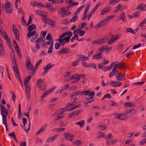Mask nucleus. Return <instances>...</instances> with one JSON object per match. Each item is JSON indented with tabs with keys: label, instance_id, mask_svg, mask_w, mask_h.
I'll return each instance as SVG.
<instances>
[{
	"label": "nucleus",
	"instance_id": "4468645a",
	"mask_svg": "<svg viewBox=\"0 0 146 146\" xmlns=\"http://www.w3.org/2000/svg\"><path fill=\"white\" fill-rule=\"evenodd\" d=\"M36 31H29L27 35V38H30L31 36H33L34 35H35L36 34Z\"/></svg>",
	"mask_w": 146,
	"mask_h": 146
},
{
	"label": "nucleus",
	"instance_id": "9b49d317",
	"mask_svg": "<svg viewBox=\"0 0 146 146\" xmlns=\"http://www.w3.org/2000/svg\"><path fill=\"white\" fill-rule=\"evenodd\" d=\"M47 124H46L43 125L40 129L36 133V135H38L41 133L42 132L44 131L46 128L47 125Z\"/></svg>",
	"mask_w": 146,
	"mask_h": 146
},
{
	"label": "nucleus",
	"instance_id": "4d7b16f0",
	"mask_svg": "<svg viewBox=\"0 0 146 146\" xmlns=\"http://www.w3.org/2000/svg\"><path fill=\"white\" fill-rule=\"evenodd\" d=\"M43 38L40 37L39 38L37 39L36 41L35 42L36 43H38V42H41L43 41V40H44L45 39L44 38V40L43 39Z\"/></svg>",
	"mask_w": 146,
	"mask_h": 146
},
{
	"label": "nucleus",
	"instance_id": "6e6d98bb",
	"mask_svg": "<svg viewBox=\"0 0 146 146\" xmlns=\"http://www.w3.org/2000/svg\"><path fill=\"white\" fill-rule=\"evenodd\" d=\"M139 13V11H138L133 13L132 15H133V17H139L140 16Z\"/></svg>",
	"mask_w": 146,
	"mask_h": 146
},
{
	"label": "nucleus",
	"instance_id": "39448f33",
	"mask_svg": "<svg viewBox=\"0 0 146 146\" xmlns=\"http://www.w3.org/2000/svg\"><path fill=\"white\" fill-rule=\"evenodd\" d=\"M28 67H27V70L30 74L33 75L35 73L36 71L35 70V68H34L33 65L32 64L28 65Z\"/></svg>",
	"mask_w": 146,
	"mask_h": 146
},
{
	"label": "nucleus",
	"instance_id": "c9c22d12",
	"mask_svg": "<svg viewBox=\"0 0 146 146\" xmlns=\"http://www.w3.org/2000/svg\"><path fill=\"white\" fill-rule=\"evenodd\" d=\"M73 143L77 146H80L81 145V142L80 140H78L76 141H74L73 142Z\"/></svg>",
	"mask_w": 146,
	"mask_h": 146
},
{
	"label": "nucleus",
	"instance_id": "338daca9",
	"mask_svg": "<svg viewBox=\"0 0 146 146\" xmlns=\"http://www.w3.org/2000/svg\"><path fill=\"white\" fill-rule=\"evenodd\" d=\"M102 26V25L101 24V23L100 22L98 23L96 25L94 26V27L95 29H97L99 28H100V27H101Z\"/></svg>",
	"mask_w": 146,
	"mask_h": 146
},
{
	"label": "nucleus",
	"instance_id": "69168bd1",
	"mask_svg": "<svg viewBox=\"0 0 146 146\" xmlns=\"http://www.w3.org/2000/svg\"><path fill=\"white\" fill-rule=\"evenodd\" d=\"M111 106L112 107L117 106V103L113 101H111Z\"/></svg>",
	"mask_w": 146,
	"mask_h": 146
},
{
	"label": "nucleus",
	"instance_id": "5fc2aeb1",
	"mask_svg": "<svg viewBox=\"0 0 146 146\" xmlns=\"http://www.w3.org/2000/svg\"><path fill=\"white\" fill-rule=\"evenodd\" d=\"M8 135L9 136L12 137L13 139L16 137L15 133L14 132H13L11 133H9Z\"/></svg>",
	"mask_w": 146,
	"mask_h": 146
},
{
	"label": "nucleus",
	"instance_id": "9d476101",
	"mask_svg": "<svg viewBox=\"0 0 146 146\" xmlns=\"http://www.w3.org/2000/svg\"><path fill=\"white\" fill-rule=\"evenodd\" d=\"M103 57V55L102 54L99 52L98 54H96L93 56L92 59H95L98 60H100L102 59Z\"/></svg>",
	"mask_w": 146,
	"mask_h": 146
},
{
	"label": "nucleus",
	"instance_id": "bb28decb",
	"mask_svg": "<svg viewBox=\"0 0 146 146\" xmlns=\"http://www.w3.org/2000/svg\"><path fill=\"white\" fill-rule=\"evenodd\" d=\"M113 64V63H112L110 66H108L106 67L105 69H102V70L104 72H106L110 70Z\"/></svg>",
	"mask_w": 146,
	"mask_h": 146
},
{
	"label": "nucleus",
	"instance_id": "c85d7f7f",
	"mask_svg": "<svg viewBox=\"0 0 146 146\" xmlns=\"http://www.w3.org/2000/svg\"><path fill=\"white\" fill-rule=\"evenodd\" d=\"M76 124L78 125H80V127L82 128L85 124V122L84 120H82L77 122Z\"/></svg>",
	"mask_w": 146,
	"mask_h": 146
},
{
	"label": "nucleus",
	"instance_id": "f704fd0d",
	"mask_svg": "<svg viewBox=\"0 0 146 146\" xmlns=\"http://www.w3.org/2000/svg\"><path fill=\"white\" fill-rule=\"evenodd\" d=\"M116 141L115 140H113V139H111L107 141L106 142V143L107 144H108L110 145L114 144L116 143Z\"/></svg>",
	"mask_w": 146,
	"mask_h": 146
},
{
	"label": "nucleus",
	"instance_id": "bf43d9fd",
	"mask_svg": "<svg viewBox=\"0 0 146 146\" xmlns=\"http://www.w3.org/2000/svg\"><path fill=\"white\" fill-rule=\"evenodd\" d=\"M69 23L68 21L66 19H64L62 21V23L64 25H68Z\"/></svg>",
	"mask_w": 146,
	"mask_h": 146
},
{
	"label": "nucleus",
	"instance_id": "774afa93",
	"mask_svg": "<svg viewBox=\"0 0 146 146\" xmlns=\"http://www.w3.org/2000/svg\"><path fill=\"white\" fill-rule=\"evenodd\" d=\"M98 127H99L100 129L102 130H104L106 128V127L104 125H99Z\"/></svg>",
	"mask_w": 146,
	"mask_h": 146
},
{
	"label": "nucleus",
	"instance_id": "6e6552de",
	"mask_svg": "<svg viewBox=\"0 0 146 146\" xmlns=\"http://www.w3.org/2000/svg\"><path fill=\"white\" fill-rule=\"evenodd\" d=\"M77 56L79 58V60L85 61L89 59L88 57H86L84 55H82L81 54H78Z\"/></svg>",
	"mask_w": 146,
	"mask_h": 146
},
{
	"label": "nucleus",
	"instance_id": "49530a36",
	"mask_svg": "<svg viewBox=\"0 0 146 146\" xmlns=\"http://www.w3.org/2000/svg\"><path fill=\"white\" fill-rule=\"evenodd\" d=\"M92 43L94 44H102V43L100 42V39H98V40H96L94 41H93L92 42Z\"/></svg>",
	"mask_w": 146,
	"mask_h": 146
},
{
	"label": "nucleus",
	"instance_id": "c03bdc74",
	"mask_svg": "<svg viewBox=\"0 0 146 146\" xmlns=\"http://www.w3.org/2000/svg\"><path fill=\"white\" fill-rule=\"evenodd\" d=\"M61 46V44L60 43L56 42L55 45V48L56 50L58 49Z\"/></svg>",
	"mask_w": 146,
	"mask_h": 146
},
{
	"label": "nucleus",
	"instance_id": "dca6fc26",
	"mask_svg": "<svg viewBox=\"0 0 146 146\" xmlns=\"http://www.w3.org/2000/svg\"><path fill=\"white\" fill-rule=\"evenodd\" d=\"M124 105L125 107L128 106L129 107H131L135 106V104L134 102H126L124 104Z\"/></svg>",
	"mask_w": 146,
	"mask_h": 146
},
{
	"label": "nucleus",
	"instance_id": "72a5a7b5",
	"mask_svg": "<svg viewBox=\"0 0 146 146\" xmlns=\"http://www.w3.org/2000/svg\"><path fill=\"white\" fill-rule=\"evenodd\" d=\"M57 135H55L48 139V141L52 142L57 137Z\"/></svg>",
	"mask_w": 146,
	"mask_h": 146
},
{
	"label": "nucleus",
	"instance_id": "a18cd8bd",
	"mask_svg": "<svg viewBox=\"0 0 146 146\" xmlns=\"http://www.w3.org/2000/svg\"><path fill=\"white\" fill-rule=\"evenodd\" d=\"M76 39L77 40L78 39V35L77 34H75L74 36L71 39V42H73L74 40Z\"/></svg>",
	"mask_w": 146,
	"mask_h": 146
},
{
	"label": "nucleus",
	"instance_id": "0e129e2a",
	"mask_svg": "<svg viewBox=\"0 0 146 146\" xmlns=\"http://www.w3.org/2000/svg\"><path fill=\"white\" fill-rule=\"evenodd\" d=\"M46 39L48 40L51 41L52 39V36H50L49 34H48L46 36Z\"/></svg>",
	"mask_w": 146,
	"mask_h": 146
},
{
	"label": "nucleus",
	"instance_id": "de8ad7c7",
	"mask_svg": "<svg viewBox=\"0 0 146 146\" xmlns=\"http://www.w3.org/2000/svg\"><path fill=\"white\" fill-rule=\"evenodd\" d=\"M124 116V114L122 113H121L116 118L119 119L121 120H124V119L123 118V117Z\"/></svg>",
	"mask_w": 146,
	"mask_h": 146
},
{
	"label": "nucleus",
	"instance_id": "aec40b11",
	"mask_svg": "<svg viewBox=\"0 0 146 146\" xmlns=\"http://www.w3.org/2000/svg\"><path fill=\"white\" fill-rule=\"evenodd\" d=\"M36 28V26L35 24H33L31 25H29L28 28V31H32L35 30Z\"/></svg>",
	"mask_w": 146,
	"mask_h": 146
},
{
	"label": "nucleus",
	"instance_id": "680f3d73",
	"mask_svg": "<svg viewBox=\"0 0 146 146\" xmlns=\"http://www.w3.org/2000/svg\"><path fill=\"white\" fill-rule=\"evenodd\" d=\"M42 81H43V80L41 79H38L37 80L36 84V87L37 88H39V87L40 86V83H41Z\"/></svg>",
	"mask_w": 146,
	"mask_h": 146
},
{
	"label": "nucleus",
	"instance_id": "09e8293b",
	"mask_svg": "<svg viewBox=\"0 0 146 146\" xmlns=\"http://www.w3.org/2000/svg\"><path fill=\"white\" fill-rule=\"evenodd\" d=\"M69 87V85L68 84H67L65 85L64 86H63L62 89L60 90V91H62L63 90H66L67 88H68Z\"/></svg>",
	"mask_w": 146,
	"mask_h": 146
},
{
	"label": "nucleus",
	"instance_id": "ea45409f",
	"mask_svg": "<svg viewBox=\"0 0 146 146\" xmlns=\"http://www.w3.org/2000/svg\"><path fill=\"white\" fill-rule=\"evenodd\" d=\"M5 55V52L4 49L1 48L0 50V57H3Z\"/></svg>",
	"mask_w": 146,
	"mask_h": 146
},
{
	"label": "nucleus",
	"instance_id": "6ab92c4d",
	"mask_svg": "<svg viewBox=\"0 0 146 146\" xmlns=\"http://www.w3.org/2000/svg\"><path fill=\"white\" fill-rule=\"evenodd\" d=\"M50 63L48 64L46 66L43 68V69L47 71L49 70L50 68L52 67L54 65V64H53L52 65H50Z\"/></svg>",
	"mask_w": 146,
	"mask_h": 146
},
{
	"label": "nucleus",
	"instance_id": "412c9836",
	"mask_svg": "<svg viewBox=\"0 0 146 146\" xmlns=\"http://www.w3.org/2000/svg\"><path fill=\"white\" fill-rule=\"evenodd\" d=\"M31 78V75L29 76L27 78L24 79V85L28 84V82L30 81Z\"/></svg>",
	"mask_w": 146,
	"mask_h": 146
},
{
	"label": "nucleus",
	"instance_id": "603ef678",
	"mask_svg": "<svg viewBox=\"0 0 146 146\" xmlns=\"http://www.w3.org/2000/svg\"><path fill=\"white\" fill-rule=\"evenodd\" d=\"M79 60L78 59L75 60L72 64L73 66H75L76 65H78L79 63Z\"/></svg>",
	"mask_w": 146,
	"mask_h": 146
},
{
	"label": "nucleus",
	"instance_id": "f3484780",
	"mask_svg": "<svg viewBox=\"0 0 146 146\" xmlns=\"http://www.w3.org/2000/svg\"><path fill=\"white\" fill-rule=\"evenodd\" d=\"M109 35L111 37L110 40L108 41V44L109 45H111L113 42H111V40H113V38H115V36L114 35L111 33L109 34Z\"/></svg>",
	"mask_w": 146,
	"mask_h": 146
},
{
	"label": "nucleus",
	"instance_id": "13d9d810",
	"mask_svg": "<svg viewBox=\"0 0 146 146\" xmlns=\"http://www.w3.org/2000/svg\"><path fill=\"white\" fill-rule=\"evenodd\" d=\"M116 78L119 81H122L123 80V78L121 75L120 76L119 75H116Z\"/></svg>",
	"mask_w": 146,
	"mask_h": 146
},
{
	"label": "nucleus",
	"instance_id": "e433bc0d",
	"mask_svg": "<svg viewBox=\"0 0 146 146\" xmlns=\"http://www.w3.org/2000/svg\"><path fill=\"white\" fill-rule=\"evenodd\" d=\"M90 92H76V94L77 95H79L80 96L83 95H85L86 96H87L88 93Z\"/></svg>",
	"mask_w": 146,
	"mask_h": 146
},
{
	"label": "nucleus",
	"instance_id": "3c124183",
	"mask_svg": "<svg viewBox=\"0 0 146 146\" xmlns=\"http://www.w3.org/2000/svg\"><path fill=\"white\" fill-rule=\"evenodd\" d=\"M25 86L26 91H30V86H29L28 84L24 85Z\"/></svg>",
	"mask_w": 146,
	"mask_h": 146
},
{
	"label": "nucleus",
	"instance_id": "20e7f679",
	"mask_svg": "<svg viewBox=\"0 0 146 146\" xmlns=\"http://www.w3.org/2000/svg\"><path fill=\"white\" fill-rule=\"evenodd\" d=\"M58 53L60 54H70L72 52V51L69 48H62L58 52Z\"/></svg>",
	"mask_w": 146,
	"mask_h": 146
},
{
	"label": "nucleus",
	"instance_id": "a19ab883",
	"mask_svg": "<svg viewBox=\"0 0 146 146\" xmlns=\"http://www.w3.org/2000/svg\"><path fill=\"white\" fill-rule=\"evenodd\" d=\"M126 31L127 32H129L133 34L135 33L134 30L131 28H127Z\"/></svg>",
	"mask_w": 146,
	"mask_h": 146
},
{
	"label": "nucleus",
	"instance_id": "423d86ee",
	"mask_svg": "<svg viewBox=\"0 0 146 146\" xmlns=\"http://www.w3.org/2000/svg\"><path fill=\"white\" fill-rule=\"evenodd\" d=\"M0 108L1 110V113H4L6 115H8V111L7 110L5 106L0 104Z\"/></svg>",
	"mask_w": 146,
	"mask_h": 146
},
{
	"label": "nucleus",
	"instance_id": "a211bd4d",
	"mask_svg": "<svg viewBox=\"0 0 146 146\" xmlns=\"http://www.w3.org/2000/svg\"><path fill=\"white\" fill-rule=\"evenodd\" d=\"M108 47V45H104L102 46L101 48L99 49V50L100 51V53L102 54V52L105 50H106L107 49V48Z\"/></svg>",
	"mask_w": 146,
	"mask_h": 146
},
{
	"label": "nucleus",
	"instance_id": "58836bf2",
	"mask_svg": "<svg viewBox=\"0 0 146 146\" xmlns=\"http://www.w3.org/2000/svg\"><path fill=\"white\" fill-rule=\"evenodd\" d=\"M90 3H89L88 4L87 6L86 7L85 10L84 11V13L83 14H87V13H88V11L89 10V7H90Z\"/></svg>",
	"mask_w": 146,
	"mask_h": 146
},
{
	"label": "nucleus",
	"instance_id": "052dcab7",
	"mask_svg": "<svg viewBox=\"0 0 146 146\" xmlns=\"http://www.w3.org/2000/svg\"><path fill=\"white\" fill-rule=\"evenodd\" d=\"M88 67H92L93 68H94L96 69V66L95 64H88Z\"/></svg>",
	"mask_w": 146,
	"mask_h": 146
},
{
	"label": "nucleus",
	"instance_id": "79ce46f5",
	"mask_svg": "<svg viewBox=\"0 0 146 146\" xmlns=\"http://www.w3.org/2000/svg\"><path fill=\"white\" fill-rule=\"evenodd\" d=\"M61 10L62 11L61 13L62 16L64 17L65 16V14L67 12V11L65 10V9L64 7H62Z\"/></svg>",
	"mask_w": 146,
	"mask_h": 146
},
{
	"label": "nucleus",
	"instance_id": "5701e85b",
	"mask_svg": "<svg viewBox=\"0 0 146 146\" xmlns=\"http://www.w3.org/2000/svg\"><path fill=\"white\" fill-rule=\"evenodd\" d=\"M80 76H84L83 74H77V76L74 77V79L76 80V81L72 82V83H74L78 82L80 79Z\"/></svg>",
	"mask_w": 146,
	"mask_h": 146
},
{
	"label": "nucleus",
	"instance_id": "393cba45",
	"mask_svg": "<svg viewBox=\"0 0 146 146\" xmlns=\"http://www.w3.org/2000/svg\"><path fill=\"white\" fill-rule=\"evenodd\" d=\"M4 113H1V114L2 116V119L3 121V123H7V117L5 114H4Z\"/></svg>",
	"mask_w": 146,
	"mask_h": 146
},
{
	"label": "nucleus",
	"instance_id": "0eeeda50",
	"mask_svg": "<svg viewBox=\"0 0 146 146\" xmlns=\"http://www.w3.org/2000/svg\"><path fill=\"white\" fill-rule=\"evenodd\" d=\"M135 112L136 111L135 110L131 108L126 111L125 114L126 115H130L135 114Z\"/></svg>",
	"mask_w": 146,
	"mask_h": 146
},
{
	"label": "nucleus",
	"instance_id": "b1692460",
	"mask_svg": "<svg viewBox=\"0 0 146 146\" xmlns=\"http://www.w3.org/2000/svg\"><path fill=\"white\" fill-rule=\"evenodd\" d=\"M4 113H1V114L2 116V119L3 121V123H7V117L5 114H4Z\"/></svg>",
	"mask_w": 146,
	"mask_h": 146
},
{
	"label": "nucleus",
	"instance_id": "c756f323",
	"mask_svg": "<svg viewBox=\"0 0 146 146\" xmlns=\"http://www.w3.org/2000/svg\"><path fill=\"white\" fill-rule=\"evenodd\" d=\"M84 6L85 5H83L79 7L78 9L76 11L75 13H74V15H75L76 14H78L80 12L81 10L83 8Z\"/></svg>",
	"mask_w": 146,
	"mask_h": 146
},
{
	"label": "nucleus",
	"instance_id": "473e14b6",
	"mask_svg": "<svg viewBox=\"0 0 146 146\" xmlns=\"http://www.w3.org/2000/svg\"><path fill=\"white\" fill-rule=\"evenodd\" d=\"M78 16L77 15H75L71 18L70 21V22H74L78 19Z\"/></svg>",
	"mask_w": 146,
	"mask_h": 146
},
{
	"label": "nucleus",
	"instance_id": "7ed1b4c3",
	"mask_svg": "<svg viewBox=\"0 0 146 146\" xmlns=\"http://www.w3.org/2000/svg\"><path fill=\"white\" fill-rule=\"evenodd\" d=\"M87 94H88L87 95L90 96L91 97L89 98H86L85 100V103L86 104L90 103L94 100V99L93 98L95 96L94 92H90L88 93Z\"/></svg>",
	"mask_w": 146,
	"mask_h": 146
},
{
	"label": "nucleus",
	"instance_id": "f8f14e48",
	"mask_svg": "<svg viewBox=\"0 0 146 146\" xmlns=\"http://www.w3.org/2000/svg\"><path fill=\"white\" fill-rule=\"evenodd\" d=\"M73 35L71 31H67L66 32L62 33L59 37L60 38H62L65 36L70 35L72 36Z\"/></svg>",
	"mask_w": 146,
	"mask_h": 146
},
{
	"label": "nucleus",
	"instance_id": "8fccbe9b",
	"mask_svg": "<svg viewBox=\"0 0 146 146\" xmlns=\"http://www.w3.org/2000/svg\"><path fill=\"white\" fill-rule=\"evenodd\" d=\"M63 0H54V4H60L63 3Z\"/></svg>",
	"mask_w": 146,
	"mask_h": 146
},
{
	"label": "nucleus",
	"instance_id": "864d4df0",
	"mask_svg": "<svg viewBox=\"0 0 146 146\" xmlns=\"http://www.w3.org/2000/svg\"><path fill=\"white\" fill-rule=\"evenodd\" d=\"M77 115L76 111L72 113H70L69 114V116H68L69 118H71L74 117Z\"/></svg>",
	"mask_w": 146,
	"mask_h": 146
},
{
	"label": "nucleus",
	"instance_id": "7c9ffc66",
	"mask_svg": "<svg viewBox=\"0 0 146 146\" xmlns=\"http://www.w3.org/2000/svg\"><path fill=\"white\" fill-rule=\"evenodd\" d=\"M43 16L45 17L43 19V21L45 23H47V22L50 21L51 20V19L47 17L45 15H43Z\"/></svg>",
	"mask_w": 146,
	"mask_h": 146
},
{
	"label": "nucleus",
	"instance_id": "4be33fe9",
	"mask_svg": "<svg viewBox=\"0 0 146 146\" xmlns=\"http://www.w3.org/2000/svg\"><path fill=\"white\" fill-rule=\"evenodd\" d=\"M72 36H71L70 35L69 36H66L62 38V39L63 40H64V41L66 43H68L69 41L70 37Z\"/></svg>",
	"mask_w": 146,
	"mask_h": 146
},
{
	"label": "nucleus",
	"instance_id": "f03ea898",
	"mask_svg": "<svg viewBox=\"0 0 146 146\" xmlns=\"http://www.w3.org/2000/svg\"><path fill=\"white\" fill-rule=\"evenodd\" d=\"M11 3L9 2L4 5H2V7L3 9L5 10V12L7 13H11L12 12L13 8L10 6Z\"/></svg>",
	"mask_w": 146,
	"mask_h": 146
},
{
	"label": "nucleus",
	"instance_id": "2eb2a0df",
	"mask_svg": "<svg viewBox=\"0 0 146 146\" xmlns=\"http://www.w3.org/2000/svg\"><path fill=\"white\" fill-rule=\"evenodd\" d=\"M100 3H98L94 7V8L92 10V11L90 12V13H89V14L92 15L95 12V11L96 10L98 7L100 6Z\"/></svg>",
	"mask_w": 146,
	"mask_h": 146
},
{
	"label": "nucleus",
	"instance_id": "37998d69",
	"mask_svg": "<svg viewBox=\"0 0 146 146\" xmlns=\"http://www.w3.org/2000/svg\"><path fill=\"white\" fill-rule=\"evenodd\" d=\"M143 4H140L136 8L137 9H139L140 10L143 11Z\"/></svg>",
	"mask_w": 146,
	"mask_h": 146
},
{
	"label": "nucleus",
	"instance_id": "ddd939ff",
	"mask_svg": "<svg viewBox=\"0 0 146 146\" xmlns=\"http://www.w3.org/2000/svg\"><path fill=\"white\" fill-rule=\"evenodd\" d=\"M74 135L71 133H68L66 135L65 138L66 139H68L70 141H72L73 139L71 138L72 137H74Z\"/></svg>",
	"mask_w": 146,
	"mask_h": 146
},
{
	"label": "nucleus",
	"instance_id": "f257e3e1",
	"mask_svg": "<svg viewBox=\"0 0 146 146\" xmlns=\"http://www.w3.org/2000/svg\"><path fill=\"white\" fill-rule=\"evenodd\" d=\"M12 60L13 63L15 64V65L13 67V69L14 72V73L16 77L19 80L21 83L22 82V81L19 72V69L18 68H17L18 66L16 63L15 58H14L13 59H12Z\"/></svg>",
	"mask_w": 146,
	"mask_h": 146
},
{
	"label": "nucleus",
	"instance_id": "4c0bfd02",
	"mask_svg": "<svg viewBox=\"0 0 146 146\" xmlns=\"http://www.w3.org/2000/svg\"><path fill=\"white\" fill-rule=\"evenodd\" d=\"M56 40L59 42L60 43L61 46L62 45L64 46L65 45V43H66L62 39V38H58Z\"/></svg>",
	"mask_w": 146,
	"mask_h": 146
},
{
	"label": "nucleus",
	"instance_id": "e2e57ef3",
	"mask_svg": "<svg viewBox=\"0 0 146 146\" xmlns=\"http://www.w3.org/2000/svg\"><path fill=\"white\" fill-rule=\"evenodd\" d=\"M21 22L23 25H25V24L26 23L27 21L24 19V15H23L22 17Z\"/></svg>",
	"mask_w": 146,
	"mask_h": 146
},
{
	"label": "nucleus",
	"instance_id": "1a4fd4ad",
	"mask_svg": "<svg viewBox=\"0 0 146 146\" xmlns=\"http://www.w3.org/2000/svg\"><path fill=\"white\" fill-rule=\"evenodd\" d=\"M122 83L120 82L117 81H113L110 83V84L114 87L120 86L122 85Z\"/></svg>",
	"mask_w": 146,
	"mask_h": 146
},
{
	"label": "nucleus",
	"instance_id": "a878e982",
	"mask_svg": "<svg viewBox=\"0 0 146 146\" xmlns=\"http://www.w3.org/2000/svg\"><path fill=\"white\" fill-rule=\"evenodd\" d=\"M42 62V60L41 59H40L38 61L36 64L35 66V70L36 71L37 70L38 68V67L39 66L40 64Z\"/></svg>",
	"mask_w": 146,
	"mask_h": 146
},
{
	"label": "nucleus",
	"instance_id": "2f4dec72",
	"mask_svg": "<svg viewBox=\"0 0 146 146\" xmlns=\"http://www.w3.org/2000/svg\"><path fill=\"white\" fill-rule=\"evenodd\" d=\"M21 104H19V114L18 116L19 118H21L22 117V113L21 112Z\"/></svg>",
	"mask_w": 146,
	"mask_h": 146
},
{
	"label": "nucleus",
	"instance_id": "cd10ccee",
	"mask_svg": "<svg viewBox=\"0 0 146 146\" xmlns=\"http://www.w3.org/2000/svg\"><path fill=\"white\" fill-rule=\"evenodd\" d=\"M38 88H40L41 90L45 91L46 89V84H43L40 86Z\"/></svg>",
	"mask_w": 146,
	"mask_h": 146
}]
</instances>
